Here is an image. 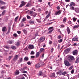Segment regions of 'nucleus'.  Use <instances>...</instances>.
I'll return each mask as SVG.
<instances>
[{"label":"nucleus","mask_w":79,"mask_h":79,"mask_svg":"<svg viewBox=\"0 0 79 79\" xmlns=\"http://www.w3.org/2000/svg\"><path fill=\"white\" fill-rule=\"evenodd\" d=\"M19 74V71L18 70H16L15 73V75H18Z\"/></svg>","instance_id":"obj_20"},{"label":"nucleus","mask_w":79,"mask_h":79,"mask_svg":"<svg viewBox=\"0 0 79 79\" xmlns=\"http://www.w3.org/2000/svg\"><path fill=\"white\" fill-rule=\"evenodd\" d=\"M11 48L13 49V50H16V47L14 46H13L11 47Z\"/></svg>","instance_id":"obj_28"},{"label":"nucleus","mask_w":79,"mask_h":79,"mask_svg":"<svg viewBox=\"0 0 79 79\" xmlns=\"http://www.w3.org/2000/svg\"><path fill=\"white\" fill-rule=\"evenodd\" d=\"M58 47L59 48H60V45L58 44Z\"/></svg>","instance_id":"obj_64"},{"label":"nucleus","mask_w":79,"mask_h":79,"mask_svg":"<svg viewBox=\"0 0 79 79\" xmlns=\"http://www.w3.org/2000/svg\"><path fill=\"white\" fill-rule=\"evenodd\" d=\"M35 56H31V58H34Z\"/></svg>","instance_id":"obj_60"},{"label":"nucleus","mask_w":79,"mask_h":79,"mask_svg":"<svg viewBox=\"0 0 79 79\" xmlns=\"http://www.w3.org/2000/svg\"><path fill=\"white\" fill-rule=\"evenodd\" d=\"M70 48H68L67 49L65 50V52H67V53H68V52L70 51Z\"/></svg>","instance_id":"obj_22"},{"label":"nucleus","mask_w":79,"mask_h":79,"mask_svg":"<svg viewBox=\"0 0 79 79\" xmlns=\"http://www.w3.org/2000/svg\"><path fill=\"white\" fill-rule=\"evenodd\" d=\"M18 35H17V34L16 33H15L13 35V36L14 37H16Z\"/></svg>","instance_id":"obj_42"},{"label":"nucleus","mask_w":79,"mask_h":79,"mask_svg":"<svg viewBox=\"0 0 79 79\" xmlns=\"http://www.w3.org/2000/svg\"><path fill=\"white\" fill-rule=\"evenodd\" d=\"M35 53V52L34 51H32L31 52V53H30V55H34Z\"/></svg>","instance_id":"obj_40"},{"label":"nucleus","mask_w":79,"mask_h":79,"mask_svg":"<svg viewBox=\"0 0 79 79\" xmlns=\"http://www.w3.org/2000/svg\"><path fill=\"white\" fill-rule=\"evenodd\" d=\"M45 38L44 37H42L39 39V41L40 42H43L45 40Z\"/></svg>","instance_id":"obj_5"},{"label":"nucleus","mask_w":79,"mask_h":79,"mask_svg":"<svg viewBox=\"0 0 79 79\" xmlns=\"http://www.w3.org/2000/svg\"><path fill=\"white\" fill-rule=\"evenodd\" d=\"M13 40H9L7 42V44H12V43H13Z\"/></svg>","instance_id":"obj_12"},{"label":"nucleus","mask_w":79,"mask_h":79,"mask_svg":"<svg viewBox=\"0 0 79 79\" xmlns=\"http://www.w3.org/2000/svg\"><path fill=\"white\" fill-rule=\"evenodd\" d=\"M18 55H16L15 56L14 58L13 59V60H12V62L13 63V62H15V61H16L18 60Z\"/></svg>","instance_id":"obj_2"},{"label":"nucleus","mask_w":79,"mask_h":79,"mask_svg":"<svg viewBox=\"0 0 79 79\" xmlns=\"http://www.w3.org/2000/svg\"><path fill=\"white\" fill-rule=\"evenodd\" d=\"M75 11L77 13H79V8H76L75 10Z\"/></svg>","instance_id":"obj_18"},{"label":"nucleus","mask_w":79,"mask_h":79,"mask_svg":"<svg viewBox=\"0 0 79 79\" xmlns=\"http://www.w3.org/2000/svg\"><path fill=\"white\" fill-rule=\"evenodd\" d=\"M61 12L60 10H59L55 13V15H57L58 14H61Z\"/></svg>","instance_id":"obj_21"},{"label":"nucleus","mask_w":79,"mask_h":79,"mask_svg":"<svg viewBox=\"0 0 79 79\" xmlns=\"http://www.w3.org/2000/svg\"><path fill=\"white\" fill-rule=\"evenodd\" d=\"M57 31H58V32H60V34H61V31L60 29H58L57 30Z\"/></svg>","instance_id":"obj_47"},{"label":"nucleus","mask_w":79,"mask_h":79,"mask_svg":"<svg viewBox=\"0 0 79 79\" xmlns=\"http://www.w3.org/2000/svg\"><path fill=\"white\" fill-rule=\"evenodd\" d=\"M73 68V66H71L68 69H69V70H71V69H72V68Z\"/></svg>","instance_id":"obj_45"},{"label":"nucleus","mask_w":79,"mask_h":79,"mask_svg":"<svg viewBox=\"0 0 79 79\" xmlns=\"http://www.w3.org/2000/svg\"><path fill=\"white\" fill-rule=\"evenodd\" d=\"M53 31V29H52L51 30H50L49 32V34H50V33H52V32Z\"/></svg>","instance_id":"obj_56"},{"label":"nucleus","mask_w":79,"mask_h":79,"mask_svg":"<svg viewBox=\"0 0 79 79\" xmlns=\"http://www.w3.org/2000/svg\"><path fill=\"white\" fill-rule=\"evenodd\" d=\"M21 62H23V58L20 59L18 61V63H20Z\"/></svg>","instance_id":"obj_24"},{"label":"nucleus","mask_w":79,"mask_h":79,"mask_svg":"<svg viewBox=\"0 0 79 79\" xmlns=\"http://www.w3.org/2000/svg\"><path fill=\"white\" fill-rule=\"evenodd\" d=\"M17 33H18V34H21V31H18L17 32Z\"/></svg>","instance_id":"obj_58"},{"label":"nucleus","mask_w":79,"mask_h":79,"mask_svg":"<svg viewBox=\"0 0 79 79\" xmlns=\"http://www.w3.org/2000/svg\"><path fill=\"white\" fill-rule=\"evenodd\" d=\"M68 60L70 62L73 60H74L75 59L74 56H69L68 58Z\"/></svg>","instance_id":"obj_1"},{"label":"nucleus","mask_w":79,"mask_h":79,"mask_svg":"<svg viewBox=\"0 0 79 79\" xmlns=\"http://www.w3.org/2000/svg\"><path fill=\"white\" fill-rule=\"evenodd\" d=\"M21 3L22 4H21L19 6L20 8H21V7L23 6H24V5H25L26 3V2L24 1L21 2Z\"/></svg>","instance_id":"obj_4"},{"label":"nucleus","mask_w":79,"mask_h":79,"mask_svg":"<svg viewBox=\"0 0 79 79\" xmlns=\"http://www.w3.org/2000/svg\"><path fill=\"white\" fill-rule=\"evenodd\" d=\"M45 51V49L44 48H41L40 49V52H44V51Z\"/></svg>","instance_id":"obj_27"},{"label":"nucleus","mask_w":79,"mask_h":79,"mask_svg":"<svg viewBox=\"0 0 79 79\" xmlns=\"http://www.w3.org/2000/svg\"><path fill=\"white\" fill-rule=\"evenodd\" d=\"M66 74H67V72H66L65 71L63 73L62 72V75H64V76H65V75Z\"/></svg>","instance_id":"obj_33"},{"label":"nucleus","mask_w":79,"mask_h":79,"mask_svg":"<svg viewBox=\"0 0 79 79\" xmlns=\"http://www.w3.org/2000/svg\"><path fill=\"white\" fill-rule=\"evenodd\" d=\"M24 60L25 61H28L29 60V58L27 57H25L24 58Z\"/></svg>","instance_id":"obj_32"},{"label":"nucleus","mask_w":79,"mask_h":79,"mask_svg":"<svg viewBox=\"0 0 79 79\" xmlns=\"http://www.w3.org/2000/svg\"><path fill=\"white\" fill-rule=\"evenodd\" d=\"M0 3L2 4V5H3V4H5V3L3 1L0 0Z\"/></svg>","instance_id":"obj_31"},{"label":"nucleus","mask_w":79,"mask_h":79,"mask_svg":"<svg viewBox=\"0 0 79 79\" xmlns=\"http://www.w3.org/2000/svg\"><path fill=\"white\" fill-rule=\"evenodd\" d=\"M34 45H30L29 46L28 48L29 49H31L32 50V49H33L34 48Z\"/></svg>","instance_id":"obj_10"},{"label":"nucleus","mask_w":79,"mask_h":79,"mask_svg":"<svg viewBox=\"0 0 79 79\" xmlns=\"http://www.w3.org/2000/svg\"><path fill=\"white\" fill-rule=\"evenodd\" d=\"M7 30V29H6V27H3L2 29V31L3 32H5V31H6Z\"/></svg>","instance_id":"obj_13"},{"label":"nucleus","mask_w":79,"mask_h":79,"mask_svg":"<svg viewBox=\"0 0 79 79\" xmlns=\"http://www.w3.org/2000/svg\"><path fill=\"white\" fill-rule=\"evenodd\" d=\"M50 14L49 13L48 15L46 17V18H48V17H50Z\"/></svg>","instance_id":"obj_43"},{"label":"nucleus","mask_w":79,"mask_h":79,"mask_svg":"<svg viewBox=\"0 0 79 79\" xmlns=\"http://www.w3.org/2000/svg\"><path fill=\"white\" fill-rule=\"evenodd\" d=\"M57 10H60V6H58L57 7Z\"/></svg>","instance_id":"obj_63"},{"label":"nucleus","mask_w":79,"mask_h":79,"mask_svg":"<svg viewBox=\"0 0 79 79\" xmlns=\"http://www.w3.org/2000/svg\"><path fill=\"white\" fill-rule=\"evenodd\" d=\"M34 13L33 12V11H30L29 12V14L30 15V16H33V14Z\"/></svg>","instance_id":"obj_19"},{"label":"nucleus","mask_w":79,"mask_h":79,"mask_svg":"<svg viewBox=\"0 0 79 79\" xmlns=\"http://www.w3.org/2000/svg\"><path fill=\"white\" fill-rule=\"evenodd\" d=\"M79 58H77L76 59V60L75 62V63H79Z\"/></svg>","instance_id":"obj_15"},{"label":"nucleus","mask_w":79,"mask_h":79,"mask_svg":"<svg viewBox=\"0 0 79 79\" xmlns=\"http://www.w3.org/2000/svg\"><path fill=\"white\" fill-rule=\"evenodd\" d=\"M36 21L38 22V23H41V21L39 19H37Z\"/></svg>","instance_id":"obj_44"},{"label":"nucleus","mask_w":79,"mask_h":79,"mask_svg":"<svg viewBox=\"0 0 79 79\" xmlns=\"http://www.w3.org/2000/svg\"><path fill=\"white\" fill-rule=\"evenodd\" d=\"M26 21V18H23L22 19V21Z\"/></svg>","instance_id":"obj_49"},{"label":"nucleus","mask_w":79,"mask_h":79,"mask_svg":"<svg viewBox=\"0 0 79 79\" xmlns=\"http://www.w3.org/2000/svg\"><path fill=\"white\" fill-rule=\"evenodd\" d=\"M52 41H50L49 42V45H52Z\"/></svg>","instance_id":"obj_55"},{"label":"nucleus","mask_w":79,"mask_h":79,"mask_svg":"<svg viewBox=\"0 0 79 79\" xmlns=\"http://www.w3.org/2000/svg\"><path fill=\"white\" fill-rule=\"evenodd\" d=\"M36 15H37V14L36 13H33V15L32 16L35 17V16H36Z\"/></svg>","instance_id":"obj_35"},{"label":"nucleus","mask_w":79,"mask_h":79,"mask_svg":"<svg viewBox=\"0 0 79 79\" xmlns=\"http://www.w3.org/2000/svg\"><path fill=\"white\" fill-rule=\"evenodd\" d=\"M18 16L15 18V21H17V20H18Z\"/></svg>","instance_id":"obj_50"},{"label":"nucleus","mask_w":79,"mask_h":79,"mask_svg":"<svg viewBox=\"0 0 79 79\" xmlns=\"http://www.w3.org/2000/svg\"><path fill=\"white\" fill-rule=\"evenodd\" d=\"M29 23L31 24H34V21H30Z\"/></svg>","instance_id":"obj_30"},{"label":"nucleus","mask_w":79,"mask_h":79,"mask_svg":"<svg viewBox=\"0 0 79 79\" xmlns=\"http://www.w3.org/2000/svg\"><path fill=\"white\" fill-rule=\"evenodd\" d=\"M11 31V27H9V29L8 31L7 32V34H9L10 32V31Z\"/></svg>","instance_id":"obj_25"},{"label":"nucleus","mask_w":79,"mask_h":79,"mask_svg":"<svg viewBox=\"0 0 79 79\" xmlns=\"http://www.w3.org/2000/svg\"><path fill=\"white\" fill-rule=\"evenodd\" d=\"M68 23L69 24H71V21H69L68 22Z\"/></svg>","instance_id":"obj_62"},{"label":"nucleus","mask_w":79,"mask_h":79,"mask_svg":"<svg viewBox=\"0 0 79 79\" xmlns=\"http://www.w3.org/2000/svg\"><path fill=\"white\" fill-rule=\"evenodd\" d=\"M22 31L25 34H27V31L25 29H24L23 30H22Z\"/></svg>","instance_id":"obj_16"},{"label":"nucleus","mask_w":79,"mask_h":79,"mask_svg":"<svg viewBox=\"0 0 79 79\" xmlns=\"http://www.w3.org/2000/svg\"><path fill=\"white\" fill-rule=\"evenodd\" d=\"M74 70L73 69L71 71V74H74Z\"/></svg>","instance_id":"obj_46"},{"label":"nucleus","mask_w":79,"mask_h":79,"mask_svg":"<svg viewBox=\"0 0 79 79\" xmlns=\"http://www.w3.org/2000/svg\"><path fill=\"white\" fill-rule=\"evenodd\" d=\"M79 25H75L73 27L74 29H77V28H79Z\"/></svg>","instance_id":"obj_14"},{"label":"nucleus","mask_w":79,"mask_h":79,"mask_svg":"<svg viewBox=\"0 0 79 79\" xmlns=\"http://www.w3.org/2000/svg\"><path fill=\"white\" fill-rule=\"evenodd\" d=\"M58 39H61V35H59L57 37Z\"/></svg>","instance_id":"obj_53"},{"label":"nucleus","mask_w":79,"mask_h":79,"mask_svg":"<svg viewBox=\"0 0 79 79\" xmlns=\"http://www.w3.org/2000/svg\"><path fill=\"white\" fill-rule=\"evenodd\" d=\"M4 48H6V49H9V48H10V47L7 46H4Z\"/></svg>","instance_id":"obj_39"},{"label":"nucleus","mask_w":79,"mask_h":79,"mask_svg":"<svg viewBox=\"0 0 79 79\" xmlns=\"http://www.w3.org/2000/svg\"><path fill=\"white\" fill-rule=\"evenodd\" d=\"M27 64H28V65H31V62H27Z\"/></svg>","instance_id":"obj_54"},{"label":"nucleus","mask_w":79,"mask_h":79,"mask_svg":"<svg viewBox=\"0 0 79 79\" xmlns=\"http://www.w3.org/2000/svg\"><path fill=\"white\" fill-rule=\"evenodd\" d=\"M63 73V71L62 70H59L58 72H57V74L59 75H61Z\"/></svg>","instance_id":"obj_7"},{"label":"nucleus","mask_w":79,"mask_h":79,"mask_svg":"<svg viewBox=\"0 0 79 79\" xmlns=\"http://www.w3.org/2000/svg\"><path fill=\"white\" fill-rule=\"evenodd\" d=\"M60 27V28H63L64 27V25H60L59 26Z\"/></svg>","instance_id":"obj_37"},{"label":"nucleus","mask_w":79,"mask_h":79,"mask_svg":"<svg viewBox=\"0 0 79 79\" xmlns=\"http://www.w3.org/2000/svg\"><path fill=\"white\" fill-rule=\"evenodd\" d=\"M35 66L36 68H38L41 67V65H40V64L38 63L35 65Z\"/></svg>","instance_id":"obj_9"},{"label":"nucleus","mask_w":79,"mask_h":79,"mask_svg":"<svg viewBox=\"0 0 79 79\" xmlns=\"http://www.w3.org/2000/svg\"><path fill=\"white\" fill-rule=\"evenodd\" d=\"M42 72L40 71L39 72V74H38V76H42Z\"/></svg>","instance_id":"obj_26"},{"label":"nucleus","mask_w":79,"mask_h":79,"mask_svg":"<svg viewBox=\"0 0 79 79\" xmlns=\"http://www.w3.org/2000/svg\"><path fill=\"white\" fill-rule=\"evenodd\" d=\"M71 4H72V5H73V6H75V5H76V4L73 2H71Z\"/></svg>","instance_id":"obj_52"},{"label":"nucleus","mask_w":79,"mask_h":79,"mask_svg":"<svg viewBox=\"0 0 79 79\" xmlns=\"http://www.w3.org/2000/svg\"><path fill=\"white\" fill-rule=\"evenodd\" d=\"M67 31L68 33V34H69L71 33V31L70 30V29L68 27H67Z\"/></svg>","instance_id":"obj_6"},{"label":"nucleus","mask_w":79,"mask_h":79,"mask_svg":"<svg viewBox=\"0 0 79 79\" xmlns=\"http://www.w3.org/2000/svg\"><path fill=\"white\" fill-rule=\"evenodd\" d=\"M58 42L59 43H61L63 42V39H61L58 40Z\"/></svg>","instance_id":"obj_38"},{"label":"nucleus","mask_w":79,"mask_h":79,"mask_svg":"<svg viewBox=\"0 0 79 79\" xmlns=\"http://www.w3.org/2000/svg\"><path fill=\"white\" fill-rule=\"evenodd\" d=\"M6 6H2L0 8L1 10H3L4 9H6Z\"/></svg>","instance_id":"obj_36"},{"label":"nucleus","mask_w":79,"mask_h":79,"mask_svg":"<svg viewBox=\"0 0 79 79\" xmlns=\"http://www.w3.org/2000/svg\"><path fill=\"white\" fill-rule=\"evenodd\" d=\"M40 54V53L39 52H37L36 54V58H38L39 56V55Z\"/></svg>","instance_id":"obj_23"},{"label":"nucleus","mask_w":79,"mask_h":79,"mask_svg":"<svg viewBox=\"0 0 79 79\" xmlns=\"http://www.w3.org/2000/svg\"><path fill=\"white\" fill-rule=\"evenodd\" d=\"M27 18L28 19H31V17H30V16H29V15H27Z\"/></svg>","instance_id":"obj_51"},{"label":"nucleus","mask_w":79,"mask_h":79,"mask_svg":"<svg viewBox=\"0 0 79 79\" xmlns=\"http://www.w3.org/2000/svg\"><path fill=\"white\" fill-rule=\"evenodd\" d=\"M73 41H74V42H77V41H78V38H74L72 39Z\"/></svg>","instance_id":"obj_11"},{"label":"nucleus","mask_w":79,"mask_h":79,"mask_svg":"<svg viewBox=\"0 0 79 79\" xmlns=\"http://www.w3.org/2000/svg\"><path fill=\"white\" fill-rule=\"evenodd\" d=\"M64 63L65 65H66L67 66H71V63L69 62L67 60H65L64 61Z\"/></svg>","instance_id":"obj_3"},{"label":"nucleus","mask_w":79,"mask_h":79,"mask_svg":"<svg viewBox=\"0 0 79 79\" xmlns=\"http://www.w3.org/2000/svg\"><path fill=\"white\" fill-rule=\"evenodd\" d=\"M67 19L65 17L63 19V23H66Z\"/></svg>","instance_id":"obj_34"},{"label":"nucleus","mask_w":79,"mask_h":79,"mask_svg":"<svg viewBox=\"0 0 79 79\" xmlns=\"http://www.w3.org/2000/svg\"><path fill=\"white\" fill-rule=\"evenodd\" d=\"M51 76L52 77H55V72L51 74Z\"/></svg>","instance_id":"obj_17"},{"label":"nucleus","mask_w":79,"mask_h":79,"mask_svg":"<svg viewBox=\"0 0 79 79\" xmlns=\"http://www.w3.org/2000/svg\"><path fill=\"white\" fill-rule=\"evenodd\" d=\"M5 10H4L3 11L2 13V14L4 15H5Z\"/></svg>","instance_id":"obj_59"},{"label":"nucleus","mask_w":79,"mask_h":79,"mask_svg":"<svg viewBox=\"0 0 79 79\" xmlns=\"http://www.w3.org/2000/svg\"><path fill=\"white\" fill-rule=\"evenodd\" d=\"M73 21L74 22H76V20H77V18L75 17H73Z\"/></svg>","instance_id":"obj_29"},{"label":"nucleus","mask_w":79,"mask_h":79,"mask_svg":"<svg viewBox=\"0 0 79 79\" xmlns=\"http://www.w3.org/2000/svg\"><path fill=\"white\" fill-rule=\"evenodd\" d=\"M54 50V49L53 48H52L51 49V52L52 53L53 52V51Z\"/></svg>","instance_id":"obj_57"},{"label":"nucleus","mask_w":79,"mask_h":79,"mask_svg":"<svg viewBox=\"0 0 79 79\" xmlns=\"http://www.w3.org/2000/svg\"><path fill=\"white\" fill-rule=\"evenodd\" d=\"M65 2H67V3H69V2H70V0H65Z\"/></svg>","instance_id":"obj_61"},{"label":"nucleus","mask_w":79,"mask_h":79,"mask_svg":"<svg viewBox=\"0 0 79 79\" xmlns=\"http://www.w3.org/2000/svg\"><path fill=\"white\" fill-rule=\"evenodd\" d=\"M20 45V43H19V42H17V43L16 44V45L17 46H19Z\"/></svg>","instance_id":"obj_41"},{"label":"nucleus","mask_w":79,"mask_h":79,"mask_svg":"<svg viewBox=\"0 0 79 79\" xmlns=\"http://www.w3.org/2000/svg\"><path fill=\"white\" fill-rule=\"evenodd\" d=\"M77 53H78V51L77 50H75L73 52V54L74 55H77Z\"/></svg>","instance_id":"obj_8"},{"label":"nucleus","mask_w":79,"mask_h":79,"mask_svg":"<svg viewBox=\"0 0 79 79\" xmlns=\"http://www.w3.org/2000/svg\"><path fill=\"white\" fill-rule=\"evenodd\" d=\"M13 57V56H9V60H11V58Z\"/></svg>","instance_id":"obj_48"}]
</instances>
